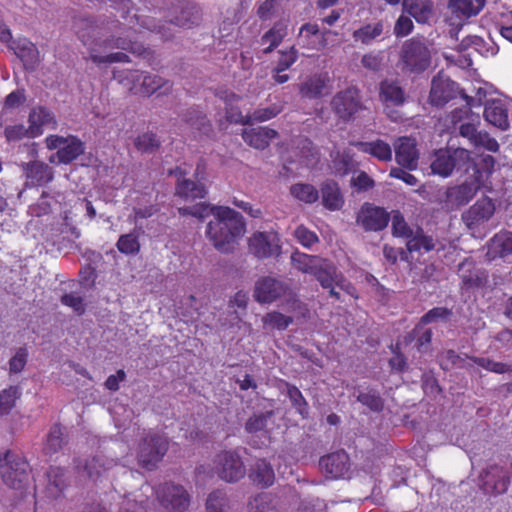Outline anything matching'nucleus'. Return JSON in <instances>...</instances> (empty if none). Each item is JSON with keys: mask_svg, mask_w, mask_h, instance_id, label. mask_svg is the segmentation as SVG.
Listing matches in <instances>:
<instances>
[{"mask_svg": "<svg viewBox=\"0 0 512 512\" xmlns=\"http://www.w3.org/2000/svg\"><path fill=\"white\" fill-rule=\"evenodd\" d=\"M74 27L78 38L81 40L83 45L88 48L89 58L97 66H101L103 64L130 62V57L124 52H114L101 55V52H106L112 49L125 50L143 58H149L152 56V51L136 40L123 38L121 36H111L101 39L99 37V28L95 25V22L92 19H78L74 22Z\"/></svg>", "mask_w": 512, "mask_h": 512, "instance_id": "f257e3e1", "label": "nucleus"}, {"mask_svg": "<svg viewBox=\"0 0 512 512\" xmlns=\"http://www.w3.org/2000/svg\"><path fill=\"white\" fill-rule=\"evenodd\" d=\"M211 214L214 218L207 225V237L218 251L223 253L233 251L238 239L246 230L242 215L227 206H213Z\"/></svg>", "mask_w": 512, "mask_h": 512, "instance_id": "f03ea898", "label": "nucleus"}, {"mask_svg": "<svg viewBox=\"0 0 512 512\" xmlns=\"http://www.w3.org/2000/svg\"><path fill=\"white\" fill-rule=\"evenodd\" d=\"M169 449V439L164 434L149 430L141 438L136 449L138 465L147 470L153 471L163 460Z\"/></svg>", "mask_w": 512, "mask_h": 512, "instance_id": "7ed1b4c3", "label": "nucleus"}, {"mask_svg": "<svg viewBox=\"0 0 512 512\" xmlns=\"http://www.w3.org/2000/svg\"><path fill=\"white\" fill-rule=\"evenodd\" d=\"M31 466L20 453L7 450L0 457V475L2 481L11 489L23 490L29 482Z\"/></svg>", "mask_w": 512, "mask_h": 512, "instance_id": "20e7f679", "label": "nucleus"}, {"mask_svg": "<svg viewBox=\"0 0 512 512\" xmlns=\"http://www.w3.org/2000/svg\"><path fill=\"white\" fill-rule=\"evenodd\" d=\"M330 107L338 120L344 123L354 120L356 115L365 109L361 91L354 85L336 92L331 98Z\"/></svg>", "mask_w": 512, "mask_h": 512, "instance_id": "39448f33", "label": "nucleus"}, {"mask_svg": "<svg viewBox=\"0 0 512 512\" xmlns=\"http://www.w3.org/2000/svg\"><path fill=\"white\" fill-rule=\"evenodd\" d=\"M470 166V152L464 148L453 151L440 149L435 153V159L431 163L432 172L443 177L451 175L454 169L468 171Z\"/></svg>", "mask_w": 512, "mask_h": 512, "instance_id": "423d86ee", "label": "nucleus"}, {"mask_svg": "<svg viewBox=\"0 0 512 512\" xmlns=\"http://www.w3.org/2000/svg\"><path fill=\"white\" fill-rule=\"evenodd\" d=\"M169 21H165L161 25H164V31L170 34V39L173 36L171 25L177 27L191 28L194 25H198L201 20L200 8L187 2L185 0H173L171 1V7L169 14L166 16Z\"/></svg>", "mask_w": 512, "mask_h": 512, "instance_id": "0eeeda50", "label": "nucleus"}, {"mask_svg": "<svg viewBox=\"0 0 512 512\" xmlns=\"http://www.w3.org/2000/svg\"><path fill=\"white\" fill-rule=\"evenodd\" d=\"M248 250L260 260L277 258L282 253L280 236L274 230L254 232L248 238Z\"/></svg>", "mask_w": 512, "mask_h": 512, "instance_id": "6e6552de", "label": "nucleus"}, {"mask_svg": "<svg viewBox=\"0 0 512 512\" xmlns=\"http://www.w3.org/2000/svg\"><path fill=\"white\" fill-rule=\"evenodd\" d=\"M45 143L49 150H57L58 162L64 165L72 163L85 152V143L75 135H49Z\"/></svg>", "mask_w": 512, "mask_h": 512, "instance_id": "1a4fd4ad", "label": "nucleus"}, {"mask_svg": "<svg viewBox=\"0 0 512 512\" xmlns=\"http://www.w3.org/2000/svg\"><path fill=\"white\" fill-rule=\"evenodd\" d=\"M155 493L160 505L168 511L184 512L190 505V494L182 485L165 482Z\"/></svg>", "mask_w": 512, "mask_h": 512, "instance_id": "9d476101", "label": "nucleus"}, {"mask_svg": "<svg viewBox=\"0 0 512 512\" xmlns=\"http://www.w3.org/2000/svg\"><path fill=\"white\" fill-rule=\"evenodd\" d=\"M430 51L420 40L410 39L402 46L401 60L411 72H422L430 65Z\"/></svg>", "mask_w": 512, "mask_h": 512, "instance_id": "9b49d317", "label": "nucleus"}, {"mask_svg": "<svg viewBox=\"0 0 512 512\" xmlns=\"http://www.w3.org/2000/svg\"><path fill=\"white\" fill-rule=\"evenodd\" d=\"M218 476L226 482H237L246 474L245 465L235 451H223L217 455Z\"/></svg>", "mask_w": 512, "mask_h": 512, "instance_id": "f8f14e48", "label": "nucleus"}, {"mask_svg": "<svg viewBox=\"0 0 512 512\" xmlns=\"http://www.w3.org/2000/svg\"><path fill=\"white\" fill-rule=\"evenodd\" d=\"M390 221V214L384 208L365 202L356 217V222L365 231H382Z\"/></svg>", "mask_w": 512, "mask_h": 512, "instance_id": "ddd939ff", "label": "nucleus"}, {"mask_svg": "<svg viewBox=\"0 0 512 512\" xmlns=\"http://www.w3.org/2000/svg\"><path fill=\"white\" fill-rule=\"evenodd\" d=\"M458 276L461 280L460 288L462 290H475L486 286L488 281V272L478 267L471 258H465L458 264Z\"/></svg>", "mask_w": 512, "mask_h": 512, "instance_id": "4468645a", "label": "nucleus"}, {"mask_svg": "<svg viewBox=\"0 0 512 512\" xmlns=\"http://www.w3.org/2000/svg\"><path fill=\"white\" fill-rule=\"evenodd\" d=\"M288 290L287 283L274 277L263 276L256 281L253 296L260 304H270L284 296Z\"/></svg>", "mask_w": 512, "mask_h": 512, "instance_id": "2eb2a0df", "label": "nucleus"}, {"mask_svg": "<svg viewBox=\"0 0 512 512\" xmlns=\"http://www.w3.org/2000/svg\"><path fill=\"white\" fill-rule=\"evenodd\" d=\"M26 188H38L48 185L54 179V170L47 163L39 160L22 164Z\"/></svg>", "mask_w": 512, "mask_h": 512, "instance_id": "dca6fc26", "label": "nucleus"}, {"mask_svg": "<svg viewBox=\"0 0 512 512\" xmlns=\"http://www.w3.org/2000/svg\"><path fill=\"white\" fill-rule=\"evenodd\" d=\"M329 83L330 77L327 72L313 73L299 83V95L304 99H320L326 95Z\"/></svg>", "mask_w": 512, "mask_h": 512, "instance_id": "f3484780", "label": "nucleus"}, {"mask_svg": "<svg viewBox=\"0 0 512 512\" xmlns=\"http://www.w3.org/2000/svg\"><path fill=\"white\" fill-rule=\"evenodd\" d=\"M326 34L318 24L305 23L299 28L296 44L302 49L320 51L327 45Z\"/></svg>", "mask_w": 512, "mask_h": 512, "instance_id": "a211bd4d", "label": "nucleus"}, {"mask_svg": "<svg viewBox=\"0 0 512 512\" xmlns=\"http://www.w3.org/2000/svg\"><path fill=\"white\" fill-rule=\"evenodd\" d=\"M322 471L330 478H343L350 469L349 455L344 451H336L322 456L319 460Z\"/></svg>", "mask_w": 512, "mask_h": 512, "instance_id": "6ab92c4d", "label": "nucleus"}, {"mask_svg": "<svg viewBox=\"0 0 512 512\" xmlns=\"http://www.w3.org/2000/svg\"><path fill=\"white\" fill-rule=\"evenodd\" d=\"M445 247L446 245L443 241L434 239L431 235L426 234L421 227H417L406 240V250L408 253L440 252Z\"/></svg>", "mask_w": 512, "mask_h": 512, "instance_id": "aec40b11", "label": "nucleus"}, {"mask_svg": "<svg viewBox=\"0 0 512 512\" xmlns=\"http://www.w3.org/2000/svg\"><path fill=\"white\" fill-rule=\"evenodd\" d=\"M15 55L23 62L26 70L33 71L40 63V53L34 43L27 38L13 40L11 45Z\"/></svg>", "mask_w": 512, "mask_h": 512, "instance_id": "412c9836", "label": "nucleus"}, {"mask_svg": "<svg viewBox=\"0 0 512 512\" xmlns=\"http://www.w3.org/2000/svg\"><path fill=\"white\" fill-rule=\"evenodd\" d=\"M142 82L140 87H133L135 92H141V96L150 97L157 91L161 94L167 95L171 93L173 84L163 77L149 72L141 71Z\"/></svg>", "mask_w": 512, "mask_h": 512, "instance_id": "4be33fe9", "label": "nucleus"}, {"mask_svg": "<svg viewBox=\"0 0 512 512\" xmlns=\"http://www.w3.org/2000/svg\"><path fill=\"white\" fill-rule=\"evenodd\" d=\"M455 83L449 78L440 75L434 77L431 82L429 102L436 107H442L454 97Z\"/></svg>", "mask_w": 512, "mask_h": 512, "instance_id": "5701e85b", "label": "nucleus"}, {"mask_svg": "<svg viewBox=\"0 0 512 512\" xmlns=\"http://www.w3.org/2000/svg\"><path fill=\"white\" fill-rule=\"evenodd\" d=\"M477 192V187L473 183H462L447 188L445 192L444 203L447 208H458L469 203Z\"/></svg>", "mask_w": 512, "mask_h": 512, "instance_id": "b1692460", "label": "nucleus"}, {"mask_svg": "<svg viewBox=\"0 0 512 512\" xmlns=\"http://www.w3.org/2000/svg\"><path fill=\"white\" fill-rule=\"evenodd\" d=\"M395 159L402 167L410 170L416 168L418 161L416 141L409 137H400L395 144Z\"/></svg>", "mask_w": 512, "mask_h": 512, "instance_id": "393cba45", "label": "nucleus"}, {"mask_svg": "<svg viewBox=\"0 0 512 512\" xmlns=\"http://www.w3.org/2000/svg\"><path fill=\"white\" fill-rule=\"evenodd\" d=\"M276 137H278V132L269 127L246 128L242 131L245 143L258 150L267 148Z\"/></svg>", "mask_w": 512, "mask_h": 512, "instance_id": "a878e982", "label": "nucleus"}, {"mask_svg": "<svg viewBox=\"0 0 512 512\" xmlns=\"http://www.w3.org/2000/svg\"><path fill=\"white\" fill-rule=\"evenodd\" d=\"M358 149V151L368 154L379 161L388 162L392 160V148L382 139L374 141H353L350 143Z\"/></svg>", "mask_w": 512, "mask_h": 512, "instance_id": "bb28decb", "label": "nucleus"}, {"mask_svg": "<svg viewBox=\"0 0 512 512\" xmlns=\"http://www.w3.org/2000/svg\"><path fill=\"white\" fill-rule=\"evenodd\" d=\"M485 120L493 126L506 130L509 127L508 110L499 99H493L486 103L484 108Z\"/></svg>", "mask_w": 512, "mask_h": 512, "instance_id": "cd10ccee", "label": "nucleus"}, {"mask_svg": "<svg viewBox=\"0 0 512 512\" xmlns=\"http://www.w3.org/2000/svg\"><path fill=\"white\" fill-rule=\"evenodd\" d=\"M128 15L126 12H125V15H123V18L125 20H127L128 22V26H129V29L126 30V33L127 36L125 38H128V39H131V35L129 33L130 30H133L134 32L137 31V28H140V29H145V30H148V31H151V32H155L157 34H159L161 36V38L163 40H169L170 39V34H167L165 31H164V25H158L155 23V20L151 17H144L143 15H140V14H133L132 17H130L128 19Z\"/></svg>", "mask_w": 512, "mask_h": 512, "instance_id": "c85d7f7f", "label": "nucleus"}, {"mask_svg": "<svg viewBox=\"0 0 512 512\" xmlns=\"http://www.w3.org/2000/svg\"><path fill=\"white\" fill-rule=\"evenodd\" d=\"M182 119L200 135L209 137L213 134V126L207 115L196 107L188 108L183 113Z\"/></svg>", "mask_w": 512, "mask_h": 512, "instance_id": "c756f323", "label": "nucleus"}, {"mask_svg": "<svg viewBox=\"0 0 512 512\" xmlns=\"http://www.w3.org/2000/svg\"><path fill=\"white\" fill-rule=\"evenodd\" d=\"M30 136L36 138L43 133V126L56 125V120L52 113L45 107L39 106L31 109L28 117Z\"/></svg>", "mask_w": 512, "mask_h": 512, "instance_id": "7c9ffc66", "label": "nucleus"}, {"mask_svg": "<svg viewBox=\"0 0 512 512\" xmlns=\"http://www.w3.org/2000/svg\"><path fill=\"white\" fill-rule=\"evenodd\" d=\"M321 198L323 206L330 211L340 210L344 205V198L337 182L328 180L321 184Z\"/></svg>", "mask_w": 512, "mask_h": 512, "instance_id": "2f4dec72", "label": "nucleus"}, {"mask_svg": "<svg viewBox=\"0 0 512 512\" xmlns=\"http://www.w3.org/2000/svg\"><path fill=\"white\" fill-rule=\"evenodd\" d=\"M495 212V205L491 199L484 198L478 200L470 209L467 211L464 218L468 222V225H477L489 220Z\"/></svg>", "mask_w": 512, "mask_h": 512, "instance_id": "473e14b6", "label": "nucleus"}, {"mask_svg": "<svg viewBox=\"0 0 512 512\" xmlns=\"http://www.w3.org/2000/svg\"><path fill=\"white\" fill-rule=\"evenodd\" d=\"M287 34L288 25L286 21H276L273 24V26L268 31H266L260 38V43L262 45L268 43V46L264 48L263 52L265 54L271 53L275 48H277L282 43Z\"/></svg>", "mask_w": 512, "mask_h": 512, "instance_id": "72a5a7b5", "label": "nucleus"}, {"mask_svg": "<svg viewBox=\"0 0 512 512\" xmlns=\"http://www.w3.org/2000/svg\"><path fill=\"white\" fill-rule=\"evenodd\" d=\"M379 98L386 108L400 106L405 102V93L396 82L384 80L380 83Z\"/></svg>", "mask_w": 512, "mask_h": 512, "instance_id": "f704fd0d", "label": "nucleus"}, {"mask_svg": "<svg viewBox=\"0 0 512 512\" xmlns=\"http://www.w3.org/2000/svg\"><path fill=\"white\" fill-rule=\"evenodd\" d=\"M46 475L48 479L46 487L47 497L57 499L67 487L65 471L60 467H50Z\"/></svg>", "mask_w": 512, "mask_h": 512, "instance_id": "c9c22d12", "label": "nucleus"}, {"mask_svg": "<svg viewBox=\"0 0 512 512\" xmlns=\"http://www.w3.org/2000/svg\"><path fill=\"white\" fill-rule=\"evenodd\" d=\"M341 274L330 260L322 258V262L317 265L313 276L323 288H328L335 286Z\"/></svg>", "mask_w": 512, "mask_h": 512, "instance_id": "e433bc0d", "label": "nucleus"}, {"mask_svg": "<svg viewBox=\"0 0 512 512\" xmlns=\"http://www.w3.org/2000/svg\"><path fill=\"white\" fill-rule=\"evenodd\" d=\"M403 9L418 23H426L432 15V3L428 0H404Z\"/></svg>", "mask_w": 512, "mask_h": 512, "instance_id": "4c0bfd02", "label": "nucleus"}, {"mask_svg": "<svg viewBox=\"0 0 512 512\" xmlns=\"http://www.w3.org/2000/svg\"><path fill=\"white\" fill-rule=\"evenodd\" d=\"M249 476L254 484L261 487L271 486L275 479L272 466L264 459L256 461Z\"/></svg>", "mask_w": 512, "mask_h": 512, "instance_id": "58836bf2", "label": "nucleus"}, {"mask_svg": "<svg viewBox=\"0 0 512 512\" xmlns=\"http://www.w3.org/2000/svg\"><path fill=\"white\" fill-rule=\"evenodd\" d=\"M489 253L493 257H505L512 254V232L500 231L495 234L490 240Z\"/></svg>", "mask_w": 512, "mask_h": 512, "instance_id": "ea45409f", "label": "nucleus"}, {"mask_svg": "<svg viewBox=\"0 0 512 512\" xmlns=\"http://www.w3.org/2000/svg\"><path fill=\"white\" fill-rule=\"evenodd\" d=\"M384 30V24L381 20L368 23L353 31L352 37L355 42L364 45H370L374 40L379 38Z\"/></svg>", "mask_w": 512, "mask_h": 512, "instance_id": "a19ab883", "label": "nucleus"}, {"mask_svg": "<svg viewBox=\"0 0 512 512\" xmlns=\"http://www.w3.org/2000/svg\"><path fill=\"white\" fill-rule=\"evenodd\" d=\"M205 187L202 184L183 178L176 185L175 195L186 201L204 198Z\"/></svg>", "mask_w": 512, "mask_h": 512, "instance_id": "79ce46f5", "label": "nucleus"}, {"mask_svg": "<svg viewBox=\"0 0 512 512\" xmlns=\"http://www.w3.org/2000/svg\"><path fill=\"white\" fill-rule=\"evenodd\" d=\"M291 262L298 271L313 275L317 265L322 262V257L302 252H294L291 255Z\"/></svg>", "mask_w": 512, "mask_h": 512, "instance_id": "37998d69", "label": "nucleus"}, {"mask_svg": "<svg viewBox=\"0 0 512 512\" xmlns=\"http://www.w3.org/2000/svg\"><path fill=\"white\" fill-rule=\"evenodd\" d=\"M113 78L116 79L121 85L126 87L133 95H140L141 92H135L132 88L135 86L140 87L142 82L141 70H113Z\"/></svg>", "mask_w": 512, "mask_h": 512, "instance_id": "c03bdc74", "label": "nucleus"}, {"mask_svg": "<svg viewBox=\"0 0 512 512\" xmlns=\"http://www.w3.org/2000/svg\"><path fill=\"white\" fill-rule=\"evenodd\" d=\"M486 0H449V6L455 13L471 17L477 15L485 6Z\"/></svg>", "mask_w": 512, "mask_h": 512, "instance_id": "a18cd8bd", "label": "nucleus"}, {"mask_svg": "<svg viewBox=\"0 0 512 512\" xmlns=\"http://www.w3.org/2000/svg\"><path fill=\"white\" fill-rule=\"evenodd\" d=\"M249 512H278L275 497L262 492L251 498L248 502Z\"/></svg>", "mask_w": 512, "mask_h": 512, "instance_id": "49530a36", "label": "nucleus"}, {"mask_svg": "<svg viewBox=\"0 0 512 512\" xmlns=\"http://www.w3.org/2000/svg\"><path fill=\"white\" fill-rule=\"evenodd\" d=\"M453 312L447 307H434L426 312L414 328V332L422 329L425 325L438 322H446L450 319Z\"/></svg>", "mask_w": 512, "mask_h": 512, "instance_id": "de8ad7c7", "label": "nucleus"}, {"mask_svg": "<svg viewBox=\"0 0 512 512\" xmlns=\"http://www.w3.org/2000/svg\"><path fill=\"white\" fill-rule=\"evenodd\" d=\"M334 172L336 175H348L355 168L354 155L350 150L337 152L332 159Z\"/></svg>", "mask_w": 512, "mask_h": 512, "instance_id": "09e8293b", "label": "nucleus"}, {"mask_svg": "<svg viewBox=\"0 0 512 512\" xmlns=\"http://www.w3.org/2000/svg\"><path fill=\"white\" fill-rule=\"evenodd\" d=\"M118 251L124 255H136L140 252L139 234L135 231L122 234L116 243Z\"/></svg>", "mask_w": 512, "mask_h": 512, "instance_id": "8fccbe9b", "label": "nucleus"}, {"mask_svg": "<svg viewBox=\"0 0 512 512\" xmlns=\"http://www.w3.org/2000/svg\"><path fill=\"white\" fill-rule=\"evenodd\" d=\"M290 193L301 202L312 204L319 198L318 190L308 183H297L291 186Z\"/></svg>", "mask_w": 512, "mask_h": 512, "instance_id": "3c124183", "label": "nucleus"}, {"mask_svg": "<svg viewBox=\"0 0 512 512\" xmlns=\"http://www.w3.org/2000/svg\"><path fill=\"white\" fill-rule=\"evenodd\" d=\"M134 146L141 153L151 154L159 149L161 142L156 133L144 132L135 138Z\"/></svg>", "mask_w": 512, "mask_h": 512, "instance_id": "603ef678", "label": "nucleus"}, {"mask_svg": "<svg viewBox=\"0 0 512 512\" xmlns=\"http://www.w3.org/2000/svg\"><path fill=\"white\" fill-rule=\"evenodd\" d=\"M357 401L373 412H381L384 408V401L374 388H367L365 391L359 392Z\"/></svg>", "mask_w": 512, "mask_h": 512, "instance_id": "864d4df0", "label": "nucleus"}, {"mask_svg": "<svg viewBox=\"0 0 512 512\" xmlns=\"http://www.w3.org/2000/svg\"><path fill=\"white\" fill-rule=\"evenodd\" d=\"M21 396L18 386H9L0 392V416L8 415L15 407L16 400Z\"/></svg>", "mask_w": 512, "mask_h": 512, "instance_id": "5fc2aeb1", "label": "nucleus"}, {"mask_svg": "<svg viewBox=\"0 0 512 512\" xmlns=\"http://www.w3.org/2000/svg\"><path fill=\"white\" fill-rule=\"evenodd\" d=\"M273 415L274 412L272 410L253 413L245 423V431L253 434L265 430L268 421Z\"/></svg>", "mask_w": 512, "mask_h": 512, "instance_id": "6e6d98bb", "label": "nucleus"}, {"mask_svg": "<svg viewBox=\"0 0 512 512\" xmlns=\"http://www.w3.org/2000/svg\"><path fill=\"white\" fill-rule=\"evenodd\" d=\"M229 499L225 492L215 490L211 492L206 500L207 512H228Z\"/></svg>", "mask_w": 512, "mask_h": 512, "instance_id": "4d7b16f0", "label": "nucleus"}, {"mask_svg": "<svg viewBox=\"0 0 512 512\" xmlns=\"http://www.w3.org/2000/svg\"><path fill=\"white\" fill-rule=\"evenodd\" d=\"M63 444L62 429L59 424H55L51 427L46 442L43 447V451L46 455L52 456L57 453Z\"/></svg>", "mask_w": 512, "mask_h": 512, "instance_id": "13d9d810", "label": "nucleus"}, {"mask_svg": "<svg viewBox=\"0 0 512 512\" xmlns=\"http://www.w3.org/2000/svg\"><path fill=\"white\" fill-rule=\"evenodd\" d=\"M262 322L265 328L277 329L279 331L285 330L293 322V318L286 316L278 311H272L267 313L263 318Z\"/></svg>", "mask_w": 512, "mask_h": 512, "instance_id": "bf43d9fd", "label": "nucleus"}, {"mask_svg": "<svg viewBox=\"0 0 512 512\" xmlns=\"http://www.w3.org/2000/svg\"><path fill=\"white\" fill-rule=\"evenodd\" d=\"M283 105L274 103L269 107L257 108L249 114L250 124L271 120L283 111Z\"/></svg>", "mask_w": 512, "mask_h": 512, "instance_id": "052dcab7", "label": "nucleus"}, {"mask_svg": "<svg viewBox=\"0 0 512 512\" xmlns=\"http://www.w3.org/2000/svg\"><path fill=\"white\" fill-rule=\"evenodd\" d=\"M509 484L510 477L507 474H497V479L492 481L490 473H487L484 481V489L494 495H499L508 490Z\"/></svg>", "mask_w": 512, "mask_h": 512, "instance_id": "680f3d73", "label": "nucleus"}, {"mask_svg": "<svg viewBox=\"0 0 512 512\" xmlns=\"http://www.w3.org/2000/svg\"><path fill=\"white\" fill-rule=\"evenodd\" d=\"M392 234L394 237L408 239L414 229L408 225L400 211H393L392 215Z\"/></svg>", "mask_w": 512, "mask_h": 512, "instance_id": "e2e57ef3", "label": "nucleus"}, {"mask_svg": "<svg viewBox=\"0 0 512 512\" xmlns=\"http://www.w3.org/2000/svg\"><path fill=\"white\" fill-rule=\"evenodd\" d=\"M287 386V396L292 404V406L297 410L299 414L302 416H306L308 414V403L304 398L302 392L295 385L286 383Z\"/></svg>", "mask_w": 512, "mask_h": 512, "instance_id": "0e129e2a", "label": "nucleus"}, {"mask_svg": "<svg viewBox=\"0 0 512 512\" xmlns=\"http://www.w3.org/2000/svg\"><path fill=\"white\" fill-rule=\"evenodd\" d=\"M279 59L274 72H284L289 69L298 60V51L295 46H291L288 50L279 51Z\"/></svg>", "mask_w": 512, "mask_h": 512, "instance_id": "69168bd1", "label": "nucleus"}, {"mask_svg": "<svg viewBox=\"0 0 512 512\" xmlns=\"http://www.w3.org/2000/svg\"><path fill=\"white\" fill-rule=\"evenodd\" d=\"M474 363H476L478 366L482 367L483 369L496 373V374H504L508 372H512V365L503 363V362H497L490 358H474Z\"/></svg>", "mask_w": 512, "mask_h": 512, "instance_id": "338daca9", "label": "nucleus"}, {"mask_svg": "<svg viewBox=\"0 0 512 512\" xmlns=\"http://www.w3.org/2000/svg\"><path fill=\"white\" fill-rule=\"evenodd\" d=\"M148 503V499L137 501L127 496L121 502L120 512H147Z\"/></svg>", "mask_w": 512, "mask_h": 512, "instance_id": "774afa93", "label": "nucleus"}]
</instances>
